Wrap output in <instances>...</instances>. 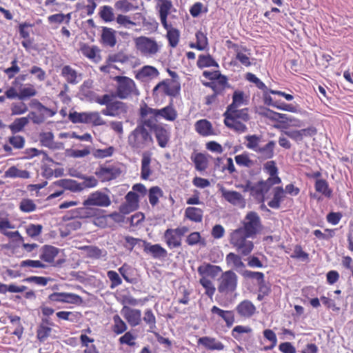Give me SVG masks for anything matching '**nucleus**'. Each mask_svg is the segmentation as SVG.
<instances>
[{
  "instance_id": "nucleus-1",
  "label": "nucleus",
  "mask_w": 353,
  "mask_h": 353,
  "mask_svg": "<svg viewBox=\"0 0 353 353\" xmlns=\"http://www.w3.org/2000/svg\"><path fill=\"white\" fill-rule=\"evenodd\" d=\"M128 143L134 152H139L152 145L154 140L151 132L143 126L137 125L128 137Z\"/></svg>"
},
{
  "instance_id": "nucleus-2",
  "label": "nucleus",
  "mask_w": 353,
  "mask_h": 353,
  "mask_svg": "<svg viewBox=\"0 0 353 353\" xmlns=\"http://www.w3.org/2000/svg\"><path fill=\"white\" fill-rule=\"evenodd\" d=\"M254 238L243 234L241 230H233L230 235V243L241 256H248L254 249V243L248 240Z\"/></svg>"
},
{
  "instance_id": "nucleus-3",
  "label": "nucleus",
  "mask_w": 353,
  "mask_h": 353,
  "mask_svg": "<svg viewBox=\"0 0 353 353\" xmlns=\"http://www.w3.org/2000/svg\"><path fill=\"white\" fill-rule=\"evenodd\" d=\"M117 82L115 96L120 99H126L132 95H139V92L135 82L125 76H116L113 78Z\"/></svg>"
},
{
  "instance_id": "nucleus-4",
  "label": "nucleus",
  "mask_w": 353,
  "mask_h": 353,
  "mask_svg": "<svg viewBox=\"0 0 353 353\" xmlns=\"http://www.w3.org/2000/svg\"><path fill=\"white\" fill-rule=\"evenodd\" d=\"M134 44L140 54L145 57H153L161 50L162 45L154 39L141 36L134 39Z\"/></svg>"
},
{
  "instance_id": "nucleus-5",
  "label": "nucleus",
  "mask_w": 353,
  "mask_h": 353,
  "mask_svg": "<svg viewBox=\"0 0 353 353\" xmlns=\"http://www.w3.org/2000/svg\"><path fill=\"white\" fill-rule=\"evenodd\" d=\"M238 285V276L233 270H229L221 273L218 279V292L223 295L233 294Z\"/></svg>"
},
{
  "instance_id": "nucleus-6",
  "label": "nucleus",
  "mask_w": 353,
  "mask_h": 353,
  "mask_svg": "<svg viewBox=\"0 0 353 353\" xmlns=\"http://www.w3.org/2000/svg\"><path fill=\"white\" fill-rule=\"evenodd\" d=\"M242 224V227H239L235 230H241L243 234L253 237H255L263 228L260 216L254 211H250L247 213Z\"/></svg>"
},
{
  "instance_id": "nucleus-7",
  "label": "nucleus",
  "mask_w": 353,
  "mask_h": 353,
  "mask_svg": "<svg viewBox=\"0 0 353 353\" xmlns=\"http://www.w3.org/2000/svg\"><path fill=\"white\" fill-rule=\"evenodd\" d=\"M68 119L73 123H92L95 126L105 124L98 112H77L74 111L69 113Z\"/></svg>"
},
{
  "instance_id": "nucleus-8",
  "label": "nucleus",
  "mask_w": 353,
  "mask_h": 353,
  "mask_svg": "<svg viewBox=\"0 0 353 353\" xmlns=\"http://www.w3.org/2000/svg\"><path fill=\"white\" fill-rule=\"evenodd\" d=\"M5 94L9 99H17L19 101H25L37 96V91L33 84L28 83L20 88L19 92L14 88L10 87L6 90Z\"/></svg>"
},
{
  "instance_id": "nucleus-9",
  "label": "nucleus",
  "mask_w": 353,
  "mask_h": 353,
  "mask_svg": "<svg viewBox=\"0 0 353 353\" xmlns=\"http://www.w3.org/2000/svg\"><path fill=\"white\" fill-rule=\"evenodd\" d=\"M149 110H155V108H150L145 103L140 108V121L137 125L143 126L146 129L148 128L151 132L159 126L161 123H157L159 116H154L152 113L149 112Z\"/></svg>"
},
{
  "instance_id": "nucleus-10",
  "label": "nucleus",
  "mask_w": 353,
  "mask_h": 353,
  "mask_svg": "<svg viewBox=\"0 0 353 353\" xmlns=\"http://www.w3.org/2000/svg\"><path fill=\"white\" fill-rule=\"evenodd\" d=\"M110 204L111 200L109 196L99 190L90 194L83 202V205L88 209L92 206L108 207Z\"/></svg>"
},
{
  "instance_id": "nucleus-11",
  "label": "nucleus",
  "mask_w": 353,
  "mask_h": 353,
  "mask_svg": "<svg viewBox=\"0 0 353 353\" xmlns=\"http://www.w3.org/2000/svg\"><path fill=\"white\" fill-rule=\"evenodd\" d=\"M161 90L162 92L170 97H175L179 94L181 85L179 82L174 79H165L159 82L153 89V94L158 91Z\"/></svg>"
},
{
  "instance_id": "nucleus-12",
  "label": "nucleus",
  "mask_w": 353,
  "mask_h": 353,
  "mask_svg": "<svg viewBox=\"0 0 353 353\" xmlns=\"http://www.w3.org/2000/svg\"><path fill=\"white\" fill-rule=\"evenodd\" d=\"M128 112V105L121 101L114 100L108 107L101 110L105 116L122 119L126 117Z\"/></svg>"
},
{
  "instance_id": "nucleus-13",
  "label": "nucleus",
  "mask_w": 353,
  "mask_h": 353,
  "mask_svg": "<svg viewBox=\"0 0 353 353\" xmlns=\"http://www.w3.org/2000/svg\"><path fill=\"white\" fill-rule=\"evenodd\" d=\"M150 132L154 134L159 147L165 148L168 146L171 133L167 125L160 124Z\"/></svg>"
},
{
  "instance_id": "nucleus-14",
  "label": "nucleus",
  "mask_w": 353,
  "mask_h": 353,
  "mask_svg": "<svg viewBox=\"0 0 353 353\" xmlns=\"http://www.w3.org/2000/svg\"><path fill=\"white\" fill-rule=\"evenodd\" d=\"M155 1L161 23L163 28H167V18L173 8L172 2L171 0H155Z\"/></svg>"
},
{
  "instance_id": "nucleus-15",
  "label": "nucleus",
  "mask_w": 353,
  "mask_h": 353,
  "mask_svg": "<svg viewBox=\"0 0 353 353\" xmlns=\"http://www.w3.org/2000/svg\"><path fill=\"white\" fill-rule=\"evenodd\" d=\"M121 314L132 327L139 325L141 321V312L139 309L124 305L121 310Z\"/></svg>"
},
{
  "instance_id": "nucleus-16",
  "label": "nucleus",
  "mask_w": 353,
  "mask_h": 353,
  "mask_svg": "<svg viewBox=\"0 0 353 353\" xmlns=\"http://www.w3.org/2000/svg\"><path fill=\"white\" fill-rule=\"evenodd\" d=\"M271 181L272 180H261L256 183L254 184L253 187H252V192L250 194L255 199L263 202L265 194H266L273 186V185L271 184Z\"/></svg>"
},
{
  "instance_id": "nucleus-17",
  "label": "nucleus",
  "mask_w": 353,
  "mask_h": 353,
  "mask_svg": "<svg viewBox=\"0 0 353 353\" xmlns=\"http://www.w3.org/2000/svg\"><path fill=\"white\" fill-rule=\"evenodd\" d=\"M149 112L154 116H159V118L163 119L168 121H174L177 118V111L173 106L172 101L169 105L161 109L149 110Z\"/></svg>"
},
{
  "instance_id": "nucleus-18",
  "label": "nucleus",
  "mask_w": 353,
  "mask_h": 353,
  "mask_svg": "<svg viewBox=\"0 0 353 353\" xmlns=\"http://www.w3.org/2000/svg\"><path fill=\"white\" fill-rule=\"evenodd\" d=\"M238 315L243 319H250L256 312V308L250 300L241 301L235 307Z\"/></svg>"
},
{
  "instance_id": "nucleus-19",
  "label": "nucleus",
  "mask_w": 353,
  "mask_h": 353,
  "mask_svg": "<svg viewBox=\"0 0 353 353\" xmlns=\"http://www.w3.org/2000/svg\"><path fill=\"white\" fill-rule=\"evenodd\" d=\"M95 174L102 181H108L119 176L121 174V170L119 168L114 165L101 166L97 170Z\"/></svg>"
},
{
  "instance_id": "nucleus-20",
  "label": "nucleus",
  "mask_w": 353,
  "mask_h": 353,
  "mask_svg": "<svg viewBox=\"0 0 353 353\" xmlns=\"http://www.w3.org/2000/svg\"><path fill=\"white\" fill-rule=\"evenodd\" d=\"M48 299L52 302L77 303L81 300V298L73 293L54 292L48 296Z\"/></svg>"
},
{
  "instance_id": "nucleus-21",
  "label": "nucleus",
  "mask_w": 353,
  "mask_h": 353,
  "mask_svg": "<svg viewBox=\"0 0 353 353\" xmlns=\"http://www.w3.org/2000/svg\"><path fill=\"white\" fill-rule=\"evenodd\" d=\"M159 75L158 70L152 65H145L139 70L135 74V78L142 82H145L155 78Z\"/></svg>"
},
{
  "instance_id": "nucleus-22",
  "label": "nucleus",
  "mask_w": 353,
  "mask_h": 353,
  "mask_svg": "<svg viewBox=\"0 0 353 353\" xmlns=\"http://www.w3.org/2000/svg\"><path fill=\"white\" fill-rule=\"evenodd\" d=\"M223 197L230 203L233 205L244 208L245 205V201L241 193L233 190H227L223 188L221 190Z\"/></svg>"
},
{
  "instance_id": "nucleus-23",
  "label": "nucleus",
  "mask_w": 353,
  "mask_h": 353,
  "mask_svg": "<svg viewBox=\"0 0 353 353\" xmlns=\"http://www.w3.org/2000/svg\"><path fill=\"white\" fill-rule=\"evenodd\" d=\"M249 110L247 108L239 109L236 108H227L225 112L223 113L224 118H232L234 120L241 121L243 122H248L250 119V116L248 113Z\"/></svg>"
},
{
  "instance_id": "nucleus-24",
  "label": "nucleus",
  "mask_w": 353,
  "mask_h": 353,
  "mask_svg": "<svg viewBox=\"0 0 353 353\" xmlns=\"http://www.w3.org/2000/svg\"><path fill=\"white\" fill-rule=\"evenodd\" d=\"M225 262L228 267L232 268L240 274H241V271L245 270V265L242 261L241 254L230 252L225 256Z\"/></svg>"
},
{
  "instance_id": "nucleus-25",
  "label": "nucleus",
  "mask_w": 353,
  "mask_h": 353,
  "mask_svg": "<svg viewBox=\"0 0 353 353\" xmlns=\"http://www.w3.org/2000/svg\"><path fill=\"white\" fill-rule=\"evenodd\" d=\"M197 272L202 277L210 276L214 279L219 273L222 272V269L219 265L204 263L198 268Z\"/></svg>"
},
{
  "instance_id": "nucleus-26",
  "label": "nucleus",
  "mask_w": 353,
  "mask_h": 353,
  "mask_svg": "<svg viewBox=\"0 0 353 353\" xmlns=\"http://www.w3.org/2000/svg\"><path fill=\"white\" fill-rule=\"evenodd\" d=\"M164 241L170 249L181 247L182 239L176 234L172 228L167 229L163 234Z\"/></svg>"
},
{
  "instance_id": "nucleus-27",
  "label": "nucleus",
  "mask_w": 353,
  "mask_h": 353,
  "mask_svg": "<svg viewBox=\"0 0 353 353\" xmlns=\"http://www.w3.org/2000/svg\"><path fill=\"white\" fill-rule=\"evenodd\" d=\"M263 170L270 175L268 179H272V185H276L281 183V178L278 176V168L274 161H267L263 165Z\"/></svg>"
},
{
  "instance_id": "nucleus-28",
  "label": "nucleus",
  "mask_w": 353,
  "mask_h": 353,
  "mask_svg": "<svg viewBox=\"0 0 353 353\" xmlns=\"http://www.w3.org/2000/svg\"><path fill=\"white\" fill-rule=\"evenodd\" d=\"M211 312L220 316L225 321L228 327H231L235 322L234 314L232 310H223L214 305L211 308Z\"/></svg>"
},
{
  "instance_id": "nucleus-29",
  "label": "nucleus",
  "mask_w": 353,
  "mask_h": 353,
  "mask_svg": "<svg viewBox=\"0 0 353 353\" xmlns=\"http://www.w3.org/2000/svg\"><path fill=\"white\" fill-rule=\"evenodd\" d=\"M198 344L203 345L209 350H223L225 347L224 345L217 341L215 338L210 336H203L199 339Z\"/></svg>"
},
{
  "instance_id": "nucleus-30",
  "label": "nucleus",
  "mask_w": 353,
  "mask_h": 353,
  "mask_svg": "<svg viewBox=\"0 0 353 353\" xmlns=\"http://www.w3.org/2000/svg\"><path fill=\"white\" fill-rule=\"evenodd\" d=\"M53 185L55 186L63 188L74 192H81L84 190L83 188L82 182L79 183L72 179H60L54 182Z\"/></svg>"
},
{
  "instance_id": "nucleus-31",
  "label": "nucleus",
  "mask_w": 353,
  "mask_h": 353,
  "mask_svg": "<svg viewBox=\"0 0 353 353\" xmlns=\"http://www.w3.org/2000/svg\"><path fill=\"white\" fill-rule=\"evenodd\" d=\"M61 76L65 81L72 85L77 84L81 80V74L70 65H64L61 69Z\"/></svg>"
},
{
  "instance_id": "nucleus-32",
  "label": "nucleus",
  "mask_w": 353,
  "mask_h": 353,
  "mask_svg": "<svg viewBox=\"0 0 353 353\" xmlns=\"http://www.w3.org/2000/svg\"><path fill=\"white\" fill-rule=\"evenodd\" d=\"M145 244L144 251L149 252L154 259L165 258L168 252L165 248L159 244L150 245L149 243L143 241Z\"/></svg>"
},
{
  "instance_id": "nucleus-33",
  "label": "nucleus",
  "mask_w": 353,
  "mask_h": 353,
  "mask_svg": "<svg viewBox=\"0 0 353 353\" xmlns=\"http://www.w3.org/2000/svg\"><path fill=\"white\" fill-rule=\"evenodd\" d=\"M241 121L234 120L232 118H224V124L230 130L238 134H243L248 131L247 125Z\"/></svg>"
},
{
  "instance_id": "nucleus-34",
  "label": "nucleus",
  "mask_w": 353,
  "mask_h": 353,
  "mask_svg": "<svg viewBox=\"0 0 353 353\" xmlns=\"http://www.w3.org/2000/svg\"><path fill=\"white\" fill-rule=\"evenodd\" d=\"M151 155L152 154L149 152H145L142 154L141 177L143 180H147L152 173L150 167Z\"/></svg>"
},
{
  "instance_id": "nucleus-35",
  "label": "nucleus",
  "mask_w": 353,
  "mask_h": 353,
  "mask_svg": "<svg viewBox=\"0 0 353 353\" xmlns=\"http://www.w3.org/2000/svg\"><path fill=\"white\" fill-rule=\"evenodd\" d=\"M114 6L123 12L137 10L139 8V0H119L115 3Z\"/></svg>"
},
{
  "instance_id": "nucleus-36",
  "label": "nucleus",
  "mask_w": 353,
  "mask_h": 353,
  "mask_svg": "<svg viewBox=\"0 0 353 353\" xmlns=\"http://www.w3.org/2000/svg\"><path fill=\"white\" fill-rule=\"evenodd\" d=\"M184 216L192 222L201 223L203 220V210L196 207H188L185 210Z\"/></svg>"
},
{
  "instance_id": "nucleus-37",
  "label": "nucleus",
  "mask_w": 353,
  "mask_h": 353,
  "mask_svg": "<svg viewBox=\"0 0 353 353\" xmlns=\"http://www.w3.org/2000/svg\"><path fill=\"white\" fill-rule=\"evenodd\" d=\"M59 253V249L52 245H46L42 248L40 259L47 263H52Z\"/></svg>"
},
{
  "instance_id": "nucleus-38",
  "label": "nucleus",
  "mask_w": 353,
  "mask_h": 353,
  "mask_svg": "<svg viewBox=\"0 0 353 353\" xmlns=\"http://www.w3.org/2000/svg\"><path fill=\"white\" fill-rule=\"evenodd\" d=\"M196 131L203 137L213 134V129L211 123L206 119H201L195 123Z\"/></svg>"
},
{
  "instance_id": "nucleus-39",
  "label": "nucleus",
  "mask_w": 353,
  "mask_h": 353,
  "mask_svg": "<svg viewBox=\"0 0 353 353\" xmlns=\"http://www.w3.org/2000/svg\"><path fill=\"white\" fill-rule=\"evenodd\" d=\"M276 143L274 141H269L264 146L260 147L256 152L263 159H270L274 156V148Z\"/></svg>"
},
{
  "instance_id": "nucleus-40",
  "label": "nucleus",
  "mask_w": 353,
  "mask_h": 353,
  "mask_svg": "<svg viewBox=\"0 0 353 353\" xmlns=\"http://www.w3.org/2000/svg\"><path fill=\"white\" fill-rule=\"evenodd\" d=\"M284 199V190L282 187H276L274 188V195L271 201L268 203L269 207L274 209H279L281 203Z\"/></svg>"
},
{
  "instance_id": "nucleus-41",
  "label": "nucleus",
  "mask_w": 353,
  "mask_h": 353,
  "mask_svg": "<svg viewBox=\"0 0 353 353\" xmlns=\"http://www.w3.org/2000/svg\"><path fill=\"white\" fill-rule=\"evenodd\" d=\"M262 137L258 134H249L245 137V147L255 152L260 148V143Z\"/></svg>"
},
{
  "instance_id": "nucleus-42",
  "label": "nucleus",
  "mask_w": 353,
  "mask_h": 353,
  "mask_svg": "<svg viewBox=\"0 0 353 353\" xmlns=\"http://www.w3.org/2000/svg\"><path fill=\"white\" fill-rule=\"evenodd\" d=\"M167 30L166 37L168 40L169 45L172 48H175L179 41L180 32L178 29L173 28L168 23L167 28H164Z\"/></svg>"
},
{
  "instance_id": "nucleus-43",
  "label": "nucleus",
  "mask_w": 353,
  "mask_h": 353,
  "mask_svg": "<svg viewBox=\"0 0 353 353\" xmlns=\"http://www.w3.org/2000/svg\"><path fill=\"white\" fill-rule=\"evenodd\" d=\"M115 33L116 32L113 29L104 27L101 34L103 42L110 47L114 46L117 43Z\"/></svg>"
},
{
  "instance_id": "nucleus-44",
  "label": "nucleus",
  "mask_w": 353,
  "mask_h": 353,
  "mask_svg": "<svg viewBox=\"0 0 353 353\" xmlns=\"http://www.w3.org/2000/svg\"><path fill=\"white\" fill-rule=\"evenodd\" d=\"M5 176L8 178L29 179L30 172L27 170L18 169L16 166L9 168L5 172Z\"/></svg>"
},
{
  "instance_id": "nucleus-45",
  "label": "nucleus",
  "mask_w": 353,
  "mask_h": 353,
  "mask_svg": "<svg viewBox=\"0 0 353 353\" xmlns=\"http://www.w3.org/2000/svg\"><path fill=\"white\" fill-rule=\"evenodd\" d=\"M314 188L316 192L321 193L327 198H330L332 190L329 188L327 182L325 179H317Z\"/></svg>"
},
{
  "instance_id": "nucleus-46",
  "label": "nucleus",
  "mask_w": 353,
  "mask_h": 353,
  "mask_svg": "<svg viewBox=\"0 0 353 353\" xmlns=\"http://www.w3.org/2000/svg\"><path fill=\"white\" fill-rule=\"evenodd\" d=\"M28 124V118L26 117L17 118L9 125V128L12 134H16L23 131L25 126Z\"/></svg>"
},
{
  "instance_id": "nucleus-47",
  "label": "nucleus",
  "mask_w": 353,
  "mask_h": 353,
  "mask_svg": "<svg viewBox=\"0 0 353 353\" xmlns=\"http://www.w3.org/2000/svg\"><path fill=\"white\" fill-rule=\"evenodd\" d=\"M163 196V190L159 186H153L149 189L148 199L152 206L157 205L159 203V199Z\"/></svg>"
},
{
  "instance_id": "nucleus-48",
  "label": "nucleus",
  "mask_w": 353,
  "mask_h": 353,
  "mask_svg": "<svg viewBox=\"0 0 353 353\" xmlns=\"http://www.w3.org/2000/svg\"><path fill=\"white\" fill-rule=\"evenodd\" d=\"M197 66L199 68H203L207 67H218V63L214 61L211 55H203L201 54L199 56L197 60Z\"/></svg>"
},
{
  "instance_id": "nucleus-49",
  "label": "nucleus",
  "mask_w": 353,
  "mask_h": 353,
  "mask_svg": "<svg viewBox=\"0 0 353 353\" xmlns=\"http://www.w3.org/2000/svg\"><path fill=\"white\" fill-rule=\"evenodd\" d=\"M234 159L236 163L239 166L250 168L254 164V161L250 158L249 154L246 152L235 156Z\"/></svg>"
},
{
  "instance_id": "nucleus-50",
  "label": "nucleus",
  "mask_w": 353,
  "mask_h": 353,
  "mask_svg": "<svg viewBox=\"0 0 353 353\" xmlns=\"http://www.w3.org/2000/svg\"><path fill=\"white\" fill-rule=\"evenodd\" d=\"M263 336L265 339L269 341L271 343L270 345L263 347L264 351L272 350L277 344V338L274 332L270 329H266L263 331Z\"/></svg>"
},
{
  "instance_id": "nucleus-51",
  "label": "nucleus",
  "mask_w": 353,
  "mask_h": 353,
  "mask_svg": "<svg viewBox=\"0 0 353 353\" xmlns=\"http://www.w3.org/2000/svg\"><path fill=\"white\" fill-rule=\"evenodd\" d=\"M245 103L244 92L243 91L236 90L232 95V102L227 108L232 109L239 108Z\"/></svg>"
},
{
  "instance_id": "nucleus-52",
  "label": "nucleus",
  "mask_w": 353,
  "mask_h": 353,
  "mask_svg": "<svg viewBox=\"0 0 353 353\" xmlns=\"http://www.w3.org/2000/svg\"><path fill=\"white\" fill-rule=\"evenodd\" d=\"M192 160L195 165V168L199 171H203L208 167V161L204 154L198 153L194 157H192Z\"/></svg>"
},
{
  "instance_id": "nucleus-53",
  "label": "nucleus",
  "mask_w": 353,
  "mask_h": 353,
  "mask_svg": "<svg viewBox=\"0 0 353 353\" xmlns=\"http://www.w3.org/2000/svg\"><path fill=\"white\" fill-rule=\"evenodd\" d=\"M11 115H21L25 114L28 110V105L23 102H14L10 107Z\"/></svg>"
},
{
  "instance_id": "nucleus-54",
  "label": "nucleus",
  "mask_w": 353,
  "mask_h": 353,
  "mask_svg": "<svg viewBox=\"0 0 353 353\" xmlns=\"http://www.w3.org/2000/svg\"><path fill=\"white\" fill-rule=\"evenodd\" d=\"M113 321L114 325L112 330L115 334H121L127 330V325L125 323L118 314H116L113 316Z\"/></svg>"
},
{
  "instance_id": "nucleus-55",
  "label": "nucleus",
  "mask_w": 353,
  "mask_h": 353,
  "mask_svg": "<svg viewBox=\"0 0 353 353\" xmlns=\"http://www.w3.org/2000/svg\"><path fill=\"white\" fill-rule=\"evenodd\" d=\"M39 137L41 145L48 148H53L54 134L52 132H41Z\"/></svg>"
},
{
  "instance_id": "nucleus-56",
  "label": "nucleus",
  "mask_w": 353,
  "mask_h": 353,
  "mask_svg": "<svg viewBox=\"0 0 353 353\" xmlns=\"http://www.w3.org/2000/svg\"><path fill=\"white\" fill-rule=\"evenodd\" d=\"M144 322L149 325L150 331L153 332V330L156 329V317L151 309H147L144 312L143 318Z\"/></svg>"
},
{
  "instance_id": "nucleus-57",
  "label": "nucleus",
  "mask_w": 353,
  "mask_h": 353,
  "mask_svg": "<svg viewBox=\"0 0 353 353\" xmlns=\"http://www.w3.org/2000/svg\"><path fill=\"white\" fill-rule=\"evenodd\" d=\"M51 332V327L39 325L37 329V338L40 342H44L50 336Z\"/></svg>"
},
{
  "instance_id": "nucleus-58",
  "label": "nucleus",
  "mask_w": 353,
  "mask_h": 353,
  "mask_svg": "<svg viewBox=\"0 0 353 353\" xmlns=\"http://www.w3.org/2000/svg\"><path fill=\"white\" fill-rule=\"evenodd\" d=\"M114 152V148L112 146L104 149H96L92 152V155L97 159H104L106 157H112Z\"/></svg>"
},
{
  "instance_id": "nucleus-59",
  "label": "nucleus",
  "mask_w": 353,
  "mask_h": 353,
  "mask_svg": "<svg viewBox=\"0 0 353 353\" xmlns=\"http://www.w3.org/2000/svg\"><path fill=\"white\" fill-rule=\"evenodd\" d=\"M100 17L105 22H110L113 21L114 15L112 8L109 6H102L101 8Z\"/></svg>"
},
{
  "instance_id": "nucleus-60",
  "label": "nucleus",
  "mask_w": 353,
  "mask_h": 353,
  "mask_svg": "<svg viewBox=\"0 0 353 353\" xmlns=\"http://www.w3.org/2000/svg\"><path fill=\"white\" fill-rule=\"evenodd\" d=\"M241 275L245 279H254L257 281V284L265 279V275L261 272H254L248 270L241 271Z\"/></svg>"
},
{
  "instance_id": "nucleus-61",
  "label": "nucleus",
  "mask_w": 353,
  "mask_h": 353,
  "mask_svg": "<svg viewBox=\"0 0 353 353\" xmlns=\"http://www.w3.org/2000/svg\"><path fill=\"white\" fill-rule=\"evenodd\" d=\"M199 283L205 288V294L210 298H212L216 291V288L212 282L205 277H202L200 279Z\"/></svg>"
},
{
  "instance_id": "nucleus-62",
  "label": "nucleus",
  "mask_w": 353,
  "mask_h": 353,
  "mask_svg": "<svg viewBox=\"0 0 353 353\" xmlns=\"http://www.w3.org/2000/svg\"><path fill=\"white\" fill-rule=\"evenodd\" d=\"M245 79L250 82H252L255 84V85L260 90L263 92L268 91V88L265 85V84L261 81L255 74L248 72L245 75Z\"/></svg>"
},
{
  "instance_id": "nucleus-63",
  "label": "nucleus",
  "mask_w": 353,
  "mask_h": 353,
  "mask_svg": "<svg viewBox=\"0 0 353 353\" xmlns=\"http://www.w3.org/2000/svg\"><path fill=\"white\" fill-rule=\"evenodd\" d=\"M116 96L114 94H105L102 96H96L94 101L101 105H105V108L108 107L114 100V98Z\"/></svg>"
},
{
  "instance_id": "nucleus-64",
  "label": "nucleus",
  "mask_w": 353,
  "mask_h": 353,
  "mask_svg": "<svg viewBox=\"0 0 353 353\" xmlns=\"http://www.w3.org/2000/svg\"><path fill=\"white\" fill-rule=\"evenodd\" d=\"M196 47L198 50H204L208 46V38L206 35L201 31H198L196 33Z\"/></svg>"
}]
</instances>
